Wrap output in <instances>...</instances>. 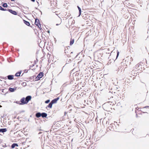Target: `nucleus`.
<instances>
[{
	"mask_svg": "<svg viewBox=\"0 0 149 149\" xmlns=\"http://www.w3.org/2000/svg\"><path fill=\"white\" fill-rule=\"evenodd\" d=\"M143 64L142 62H140L137 64L133 68L134 70H136V71H137L138 74L142 71V64Z\"/></svg>",
	"mask_w": 149,
	"mask_h": 149,
	"instance_id": "nucleus-1",
	"label": "nucleus"
},
{
	"mask_svg": "<svg viewBox=\"0 0 149 149\" xmlns=\"http://www.w3.org/2000/svg\"><path fill=\"white\" fill-rule=\"evenodd\" d=\"M116 97H110V99H109V101H108V102L109 103H111V104H110L111 105H115L116 104V102L118 101L117 99H116Z\"/></svg>",
	"mask_w": 149,
	"mask_h": 149,
	"instance_id": "nucleus-2",
	"label": "nucleus"
},
{
	"mask_svg": "<svg viewBox=\"0 0 149 149\" xmlns=\"http://www.w3.org/2000/svg\"><path fill=\"white\" fill-rule=\"evenodd\" d=\"M59 98L58 97L52 101L49 104L48 106V107L50 108H52V105L53 104L57 103V101L59 100Z\"/></svg>",
	"mask_w": 149,
	"mask_h": 149,
	"instance_id": "nucleus-3",
	"label": "nucleus"
},
{
	"mask_svg": "<svg viewBox=\"0 0 149 149\" xmlns=\"http://www.w3.org/2000/svg\"><path fill=\"white\" fill-rule=\"evenodd\" d=\"M65 52L68 54H69L70 53H72V52H71V50L69 46L66 47L65 48Z\"/></svg>",
	"mask_w": 149,
	"mask_h": 149,
	"instance_id": "nucleus-4",
	"label": "nucleus"
},
{
	"mask_svg": "<svg viewBox=\"0 0 149 149\" xmlns=\"http://www.w3.org/2000/svg\"><path fill=\"white\" fill-rule=\"evenodd\" d=\"M43 76V74L42 72H40L36 77V80H38L41 78Z\"/></svg>",
	"mask_w": 149,
	"mask_h": 149,
	"instance_id": "nucleus-5",
	"label": "nucleus"
},
{
	"mask_svg": "<svg viewBox=\"0 0 149 149\" xmlns=\"http://www.w3.org/2000/svg\"><path fill=\"white\" fill-rule=\"evenodd\" d=\"M35 24L37 26H38V27L40 28V27H41V25L39 21V19H36L35 20Z\"/></svg>",
	"mask_w": 149,
	"mask_h": 149,
	"instance_id": "nucleus-6",
	"label": "nucleus"
},
{
	"mask_svg": "<svg viewBox=\"0 0 149 149\" xmlns=\"http://www.w3.org/2000/svg\"><path fill=\"white\" fill-rule=\"evenodd\" d=\"M136 70H134L133 68V70L131 72V75L132 76H136L137 74H138L137 72H136Z\"/></svg>",
	"mask_w": 149,
	"mask_h": 149,
	"instance_id": "nucleus-7",
	"label": "nucleus"
},
{
	"mask_svg": "<svg viewBox=\"0 0 149 149\" xmlns=\"http://www.w3.org/2000/svg\"><path fill=\"white\" fill-rule=\"evenodd\" d=\"M115 125L113 124H111L108 127L109 129L111 131L114 130V127Z\"/></svg>",
	"mask_w": 149,
	"mask_h": 149,
	"instance_id": "nucleus-8",
	"label": "nucleus"
},
{
	"mask_svg": "<svg viewBox=\"0 0 149 149\" xmlns=\"http://www.w3.org/2000/svg\"><path fill=\"white\" fill-rule=\"evenodd\" d=\"M25 100V99L24 97H23L22 99H21L20 102H21V103H20V104H27L26 102V101Z\"/></svg>",
	"mask_w": 149,
	"mask_h": 149,
	"instance_id": "nucleus-9",
	"label": "nucleus"
},
{
	"mask_svg": "<svg viewBox=\"0 0 149 149\" xmlns=\"http://www.w3.org/2000/svg\"><path fill=\"white\" fill-rule=\"evenodd\" d=\"M31 96H27L25 98L26 101V102H25L27 104L29 102V101L31 100Z\"/></svg>",
	"mask_w": 149,
	"mask_h": 149,
	"instance_id": "nucleus-10",
	"label": "nucleus"
},
{
	"mask_svg": "<svg viewBox=\"0 0 149 149\" xmlns=\"http://www.w3.org/2000/svg\"><path fill=\"white\" fill-rule=\"evenodd\" d=\"M8 11L10 12L11 13L14 15H16L17 14V13L16 11H14L12 10L9 9Z\"/></svg>",
	"mask_w": 149,
	"mask_h": 149,
	"instance_id": "nucleus-11",
	"label": "nucleus"
},
{
	"mask_svg": "<svg viewBox=\"0 0 149 149\" xmlns=\"http://www.w3.org/2000/svg\"><path fill=\"white\" fill-rule=\"evenodd\" d=\"M17 89V88L15 87V88H9V90L11 92H13L15 91H16Z\"/></svg>",
	"mask_w": 149,
	"mask_h": 149,
	"instance_id": "nucleus-12",
	"label": "nucleus"
},
{
	"mask_svg": "<svg viewBox=\"0 0 149 149\" xmlns=\"http://www.w3.org/2000/svg\"><path fill=\"white\" fill-rule=\"evenodd\" d=\"M141 108H138V109L136 111V116L137 117H139V116L138 115V114H139V113H138V112L139 111H142V110H141Z\"/></svg>",
	"mask_w": 149,
	"mask_h": 149,
	"instance_id": "nucleus-13",
	"label": "nucleus"
},
{
	"mask_svg": "<svg viewBox=\"0 0 149 149\" xmlns=\"http://www.w3.org/2000/svg\"><path fill=\"white\" fill-rule=\"evenodd\" d=\"M8 79L12 80L13 79V75H9L7 76Z\"/></svg>",
	"mask_w": 149,
	"mask_h": 149,
	"instance_id": "nucleus-14",
	"label": "nucleus"
},
{
	"mask_svg": "<svg viewBox=\"0 0 149 149\" xmlns=\"http://www.w3.org/2000/svg\"><path fill=\"white\" fill-rule=\"evenodd\" d=\"M18 146V145L16 143H13L11 146V148H15V147Z\"/></svg>",
	"mask_w": 149,
	"mask_h": 149,
	"instance_id": "nucleus-15",
	"label": "nucleus"
},
{
	"mask_svg": "<svg viewBox=\"0 0 149 149\" xmlns=\"http://www.w3.org/2000/svg\"><path fill=\"white\" fill-rule=\"evenodd\" d=\"M7 131V130L6 128H3L0 129V132H4Z\"/></svg>",
	"mask_w": 149,
	"mask_h": 149,
	"instance_id": "nucleus-16",
	"label": "nucleus"
},
{
	"mask_svg": "<svg viewBox=\"0 0 149 149\" xmlns=\"http://www.w3.org/2000/svg\"><path fill=\"white\" fill-rule=\"evenodd\" d=\"M41 113L40 112H38L36 114V116L37 117L39 118L41 116Z\"/></svg>",
	"mask_w": 149,
	"mask_h": 149,
	"instance_id": "nucleus-17",
	"label": "nucleus"
},
{
	"mask_svg": "<svg viewBox=\"0 0 149 149\" xmlns=\"http://www.w3.org/2000/svg\"><path fill=\"white\" fill-rule=\"evenodd\" d=\"M41 116H42V117H47V114L45 113H41Z\"/></svg>",
	"mask_w": 149,
	"mask_h": 149,
	"instance_id": "nucleus-18",
	"label": "nucleus"
},
{
	"mask_svg": "<svg viewBox=\"0 0 149 149\" xmlns=\"http://www.w3.org/2000/svg\"><path fill=\"white\" fill-rule=\"evenodd\" d=\"M74 39H72V38H71V40H70V45H72L73 44V43L74 42Z\"/></svg>",
	"mask_w": 149,
	"mask_h": 149,
	"instance_id": "nucleus-19",
	"label": "nucleus"
},
{
	"mask_svg": "<svg viewBox=\"0 0 149 149\" xmlns=\"http://www.w3.org/2000/svg\"><path fill=\"white\" fill-rule=\"evenodd\" d=\"M24 23L26 25L28 26H29L30 25V23L24 20Z\"/></svg>",
	"mask_w": 149,
	"mask_h": 149,
	"instance_id": "nucleus-20",
	"label": "nucleus"
},
{
	"mask_svg": "<svg viewBox=\"0 0 149 149\" xmlns=\"http://www.w3.org/2000/svg\"><path fill=\"white\" fill-rule=\"evenodd\" d=\"M20 74H21V73L20 72H17L15 74V76H16L17 77L19 76L20 75Z\"/></svg>",
	"mask_w": 149,
	"mask_h": 149,
	"instance_id": "nucleus-21",
	"label": "nucleus"
},
{
	"mask_svg": "<svg viewBox=\"0 0 149 149\" xmlns=\"http://www.w3.org/2000/svg\"><path fill=\"white\" fill-rule=\"evenodd\" d=\"M8 6L7 4L6 3H4L3 5V6L4 7H6Z\"/></svg>",
	"mask_w": 149,
	"mask_h": 149,
	"instance_id": "nucleus-22",
	"label": "nucleus"
},
{
	"mask_svg": "<svg viewBox=\"0 0 149 149\" xmlns=\"http://www.w3.org/2000/svg\"><path fill=\"white\" fill-rule=\"evenodd\" d=\"M77 7H78V9L79 10V14H80V15L81 14V9L79 7L77 6Z\"/></svg>",
	"mask_w": 149,
	"mask_h": 149,
	"instance_id": "nucleus-23",
	"label": "nucleus"
},
{
	"mask_svg": "<svg viewBox=\"0 0 149 149\" xmlns=\"http://www.w3.org/2000/svg\"><path fill=\"white\" fill-rule=\"evenodd\" d=\"M22 85L23 86H25L26 85V83L25 82H23L22 83Z\"/></svg>",
	"mask_w": 149,
	"mask_h": 149,
	"instance_id": "nucleus-24",
	"label": "nucleus"
},
{
	"mask_svg": "<svg viewBox=\"0 0 149 149\" xmlns=\"http://www.w3.org/2000/svg\"><path fill=\"white\" fill-rule=\"evenodd\" d=\"M119 52L118 51H117V56H116V58H117L119 56Z\"/></svg>",
	"mask_w": 149,
	"mask_h": 149,
	"instance_id": "nucleus-25",
	"label": "nucleus"
},
{
	"mask_svg": "<svg viewBox=\"0 0 149 149\" xmlns=\"http://www.w3.org/2000/svg\"><path fill=\"white\" fill-rule=\"evenodd\" d=\"M1 10H6V9H5L4 8H2Z\"/></svg>",
	"mask_w": 149,
	"mask_h": 149,
	"instance_id": "nucleus-26",
	"label": "nucleus"
},
{
	"mask_svg": "<svg viewBox=\"0 0 149 149\" xmlns=\"http://www.w3.org/2000/svg\"><path fill=\"white\" fill-rule=\"evenodd\" d=\"M1 10H6V9H5L4 8H2Z\"/></svg>",
	"mask_w": 149,
	"mask_h": 149,
	"instance_id": "nucleus-27",
	"label": "nucleus"
},
{
	"mask_svg": "<svg viewBox=\"0 0 149 149\" xmlns=\"http://www.w3.org/2000/svg\"><path fill=\"white\" fill-rule=\"evenodd\" d=\"M142 110V111H141V112L143 113L146 112V111H144V110Z\"/></svg>",
	"mask_w": 149,
	"mask_h": 149,
	"instance_id": "nucleus-28",
	"label": "nucleus"
},
{
	"mask_svg": "<svg viewBox=\"0 0 149 149\" xmlns=\"http://www.w3.org/2000/svg\"><path fill=\"white\" fill-rule=\"evenodd\" d=\"M50 101L49 100H47V103H49Z\"/></svg>",
	"mask_w": 149,
	"mask_h": 149,
	"instance_id": "nucleus-29",
	"label": "nucleus"
},
{
	"mask_svg": "<svg viewBox=\"0 0 149 149\" xmlns=\"http://www.w3.org/2000/svg\"><path fill=\"white\" fill-rule=\"evenodd\" d=\"M148 107H149L148 106H146L144 107V108H148Z\"/></svg>",
	"mask_w": 149,
	"mask_h": 149,
	"instance_id": "nucleus-30",
	"label": "nucleus"
},
{
	"mask_svg": "<svg viewBox=\"0 0 149 149\" xmlns=\"http://www.w3.org/2000/svg\"><path fill=\"white\" fill-rule=\"evenodd\" d=\"M2 8V7L1 6H0V10H1Z\"/></svg>",
	"mask_w": 149,
	"mask_h": 149,
	"instance_id": "nucleus-31",
	"label": "nucleus"
},
{
	"mask_svg": "<svg viewBox=\"0 0 149 149\" xmlns=\"http://www.w3.org/2000/svg\"><path fill=\"white\" fill-rule=\"evenodd\" d=\"M31 0L33 2H34L35 0Z\"/></svg>",
	"mask_w": 149,
	"mask_h": 149,
	"instance_id": "nucleus-32",
	"label": "nucleus"
},
{
	"mask_svg": "<svg viewBox=\"0 0 149 149\" xmlns=\"http://www.w3.org/2000/svg\"><path fill=\"white\" fill-rule=\"evenodd\" d=\"M47 32H48L49 33V32H50V31H49L48 30L47 31Z\"/></svg>",
	"mask_w": 149,
	"mask_h": 149,
	"instance_id": "nucleus-33",
	"label": "nucleus"
},
{
	"mask_svg": "<svg viewBox=\"0 0 149 149\" xmlns=\"http://www.w3.org/2000/svg\"><path fill=\"white\" fill-rule=\"evenodd\" d=\"M47 100H46V101H45V103H47Z\"/></svg>",
	"mask_w": 149,
	"mask_h": 149,
	"instance_id": "nucleus-34",
	"label": "nucleus"
},
{
	"mask_svg": "<svg viewBox=\"0 0 149 149\" xmlns=\"http://www.w3.org/2000/svg\"><path fill=\"white\" fill-rule=\"evenodd\" d=\"M118 104H120V103H118Z\"/></svg>",
	"mask_w": 149,
	"mask_h": 149,
	"instance_id": "nucleus-35",
	"label": "nucleus"
},
{
	"mask_svg": "<svg viewBox=\"0 0 149 149\" xmlns=\"http://www.w3.org/2000/svg\"><path fill=\"white\" fill-rule=\"evenodd\" d=\"M11 1H14L15 0H11Z\"/></svg>",
	"mask_w": 149,
	"mask_h": 149,
	"instance_id": "nucleus-36",
	"label": "nucleus"
},
{
	"mask_svg": "<svg viewBox=\"0 0 149 149\" xmlns=\"http://www.w3.org/2000/svg\"><path fill=\"white\" fill-rule=\"evenodd\" d=\"M58 25V24H56V25Z\"/></svg>",
	"mask_w": 149,
	"mask_h": 149,
	"instance_id": "nucleus-37",
	"label": "nucleus"
},
{
	"mask_svg": "<svg viewBox=\"0 0 149 149\" xmlns=\"http://www.w3.org/2000/svg\"><path fill=\"white\" fill-rule=\"evenodd\" d=\"M49 61H49V60H48V61H49Z\"/></svg>",
	"mask_w": 149,
	"mask_h": 149,
	"instance_id": "nucleus-38",
	"label": "nucleus"
},
{
	"mask_svg": "<svg viewBox=\"0 0 149 149\" xmlns=\"http://www.w3.org/2000/svg\"><path fill=\"white\" fill-rule=\"evenodd\" d=\"M1 107V106L0 105V107Z\"/></svg>",
	"mask_w": 149,
	"mask_h": 149,
	"instance_id": "nucleus-39",
	"label": "nucleus"
}]
</instances>
